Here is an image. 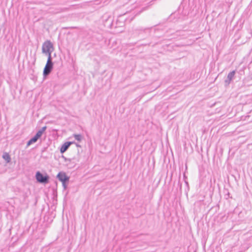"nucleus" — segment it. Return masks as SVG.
<instances>
[{
	"instance_id": "7",
	"label": "nucleus",
	"mask_w": 252,
	"mask_h": 252,
	"mask_svg": "<svg viewBox=\"0 0 252 252\" xmlns=\"http://www.w3.org/2000/svg\"><path fill=\"white\" fill-rule=\"evenodd\" d=\"M2 158L6 161V163H9L11 161V158L10 155L7 153H4L2 155Z\"/></svg>"
},
{
	"instance_id": "9",
	"label": "nucleus",
	"mask_w": 252,
	"mask_h": 252,
	"mask_svg": "<svg viewBox=\"0 0 252 252\" xmlns=\"http://www.w3.org/2000/svg\"><path fill=\"white\" fill-rule=\"evenodd\" d=\"M73 136L75 138V140H76L80 142L82 140V136L81 134H74Z\"/></svg>"
},
{
	"instance_id": "14",
	"label": "nucleus",
	"mask_w": 252,
	"mask_h": 252,
	"mask_svg": "<svg viewBox=\"0 0 252 252\" xmlns=\"http://www.w3.org/2000/svg\"><path fill=\"white\" fill-rule=\"evenodd\" d=\"M33 143H34V142L32 140V139H30L28 141V142H27V147H28V146H29L30 145H31V144H33Z\"/></svg>"
},
{
	"instance_id": "6",
	"label": "nucleus",
	"mask_w": 252,
	"mask_h": 252,
	"mask_svg": "<svg viewBox=\"0 0 252 252\" xmlns=\"http://www.w3.org/2000/svg\"><path fill=\"white\" fill-rule=\"evenodd\" d=\"M73 142H66L64 143H63L62 146H61L60 148V152L61 154H63L64 152H65L67 149L69 148L70 146L73 144Z\"/></svg>"
},
{
	"instance_id": "11",
	"label": "nucleus",
	"mask_w": 252,
	"mask_h": 252,
	"mask_svg": "<svg viewBox=\"0 0 252 252\" xmlns=\"http://www.w3.org/2000/svg\"><path fill=\"white\" fill-rule=\"evenodd\" d=\"M64 189H66L67 187V183L68 182H62Z\"/></svg>"
},
{
	"instance_id": "17",
	"label": "nucleus",
	"mask_w": 252,
	"mask_h": 252,
	"mask_svg": "<svg viewBox=\"0 0 252 252\" xmlns=\"http://www.w3.org/2000/svg\"><path fill=\"white\" fill-rule=\"evenodd\" d=\"M250 116L249 115H247L245 117V119H244V120H247V118H249Z\"/></svg>"
},
{
	"instance_id": "19",
	"label": "nucleus",
	"mask_w": 252,
	"mask_h": 252,
	"mask_svg": "<svg viewBox=\"0 0 252 252\" xmlns=\"http://www.w3.org/2000/svg\"><path fill=\"white\" fill-rule=\"evenodd\" d=\"M185 183H186V185H189V184H188V182L186 181V182H185Z\"/></svg>"
},
{
	"instance_id": "4",
	"label": "nucleus",
	"mask_w": 252,
	"mask_h": 252,
	"mask_svg": "<svg viewBox=\"0 0 252 252\" xmlns=\"http://www.w3.org/2000/svg\"><path fill=\"white\" fill-rule=\"evenodd\" d=\"M57 178L61 182H68L69 180V177L63 172H60L58 174Z\"/></svg>"
},
{
	"instance_id": "18",
	"label": "nucleus",
	"mask_w": 252,
	"mask_h": 252,
	"mask_svg": "<svg viewBox=\"0 0 252 252\" xmlns=\"http://www.w3.org/2000/svg\"><path fill=\"white\" fill-rule=\"evenodd\" d=\"M249 69L252 68V64H249Z\"/></svg>"
},
{
	"instance_id": "2",
	"label": "nucleus",
	"mask_w": 252,
	"mask_h": 252,
	"mask_svg": "<svg viewBox=\"0 0 252 252\" xmlns=\"http://www.w3.org/2000/svg\"><path fill=\"white\" fill-rule=\"evenodd\" d=\"M35 179L37 183L42 184H47L49 182L50 177L46 173L42 174L38 171L35 173Z\"/></svg>"
},
{
	"instance_id": "12",
	"label": "nucleus",
	"mask_w": 252,
	"mask_h": 252,
	"mask_svg": "<svg viewBox=\"0 0 252 252\" xmlns=\"http://www.w3.org/2000/svg\"><path fill=\"white\" fill-rule=\"evenodd\" d=\"M31 139H32V140L34 143H35L38 140V139L35 135H34L33 137H32V138H31Z\"/></svg>"
},
{
	"instance_id": "5",
	"label": "nucleus",
	"mask_w": 252,
	"mask_h": 252,
	"mask_svg": "<svg viewBox=\"0 0 252 252\" xmlns=\"http://www.w3.org/2000/svg\"><path fill=\"white\" fill-rule=\"evenodd\" d=\"M235 73L236 71L233 70L228 73L226 79L224 81L225 86H228L230 84L231 81L234 78Z\"/></svg>"
},
{
	"instance_id": "16",
	"label": "nucleus",
	"mask_w": 252,
	"mask_h": 252,
	"mask_svg": "<svg viewBox=\"0 0 252 252\" xmlns=\"http://www.w3.org/2000/svg\"><path fill=\"white\" fill-rule=\"evenodd\" d=\"M62 158L64 159L65 161H70V159H67V158H66L64 156H62Z\"/></svg>"
},
{
	"instance_id": "1",
	"label": "nucleus",
	"mask_w": 252,
	"mask_h": 252,
	"mask_svg": "<svg viewBox=\"0 0 252 252\" xmlns=\"http://www.w3.org/2000/svg\"><path fill=\"white\" fill-rule=\"evenodd\" d=\"M53 50V44L50 41L47 40L44 42L42 47L41 58L42 61L46 62V63H52L51 53Z\"/></svg>"
},
{
	"instance_id": "15",
	"label": "nucleus",
	"mask_w": 252,
	"mask_h": 252,
	"mask_svg": "<svg viewBox=\"0 0 252 252\" xmlns=\"http://www.w3.org/2000/svg\"><path fill=\"white\" fill-rule=\"evenodd\" d=\"M46 129H47V126H44L42 127L41 128V129H40L39 130H40V131H41L42 133H43V132H44V131Z\"/></svg>"
},
{
	"instance_id": "10",
	"label": "nucleus",
	"mask_w": 252,
	"mask_h": 252,
	"mask_svg": "<svg viewBox=\"0 0 252 252\" xmlns=\"http://www.w3.org/2000/svg\"><path fill=\"white\" fill-rule=\"evenodd\" d=\"M43 133L40 131L39 130L36 132V133L35 134V136L38 138V139H39V138L41 137V136H42Z\"/></svg>"
},
{
	"instance_id": "3",
	"label": "nucleus",
	"mask_w": 252,
	"mask_h": 252,
	"mask_svg": "<svg viewBox=\"0 0 252 252\" xmlns=\"http://www.w3.org/2000/svg\"><path fill=\"white\" fill-rule=\"evenodd\" d=\"M54 64H46L43 71V76L44 78L48 76L53 69Z\"/></svg>"
},
{
	"instance_id": "20",
	"label": "nucleus",
	"mask_w": 252,
	"mask_h": 252,
	"mask_svg": "<svg viewBox=\"0 0 252 252\" xmlns=\"http://www.w3.org/2000/svg\"><path fill=\"white\" fill-rule=\"evenodd\" d=\"M76 146H77V147H80V146L79 144H76Z\"/></svg>"
},
{
	"instance_id": "8",
	"label": "nucleus",
	"mask_w": 252,
	"mask_h": 252,
	"mask_svg": "<svg viewBox=\"0 0 252 252\" xmlns=\"http://www.w3.org/2000/svg\"><path fill=\"white\" fill-rule=\"evenodd\" d=\"M223 192L224 193V198L226 199H228L230 197V193L227 189H224Z\"/></svg>"
},
{
	"instance_id": "13",
	"label": "nucleus",
	"mask_w": 252,
	"mask_h": 252,
	"mask_svg": "<svg viewBox=\"0 0 252 252\" xmlns=\"http://www.w3.org/2000/svg\"><path fill=\"white\" fill-rule=\"evenodd\" d=\"M33 143H34V142L32 140V139H30L28 141V142H27V147H28V146H29L30 145H31V144H33Z\"/></svg>"
}]
</instances>
